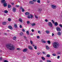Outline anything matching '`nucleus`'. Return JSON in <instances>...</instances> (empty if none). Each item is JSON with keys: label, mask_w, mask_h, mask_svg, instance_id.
I'll return each instance as SVG.
<instances>
[{"label": "nucleus", "mask_w": 62, "mask_h": 62, "mask_svg": "<svg viewBox=\"0 0 62 62\" xmlns=\"http://www.w3.org/2000/svg\"><path fill=\"white\" fill-rule=\"evenodd\" d=\"M47 2L48 3H50V1H47Z\"/></svg>", "instance_id": "nucleus-61"}, {"label": "nucleus", "mask_w": 62, "mask_h": 62, "mask_svg": "<svg viewBox=\"0 0 62 62\" xmlns=\"http://www.w3.org/2000/svg\"><path fill=\"white\" fill-rule=\"evenodd\" d=\"M30 16L31 17V19L33 18V16L31 14L30 15Z\"/></svg>", "instance_id": "nucleus-23"}, {"label": "nucleus", "mask_w": 62, "mask_h": 62, "mask_svg": "<svg viewBox=\"0 0 62 62\" xmlns=\"http://www.w3.org/2000/svg\"><path fill=\"white\" fill-rule=\"evenodd\" d=\"M17 50H20V49L19 48H17Z\"/></svg>", "instance_id": "nucleus-55"}, {"label": "nucleus", "mask_w": 62, "mask_h": 62, "mask_svg": "<svg viewBox=\"0 0 62 62\" xmlns=\"http://www.w3.org/2000/svg\"><path fill=\"white\" fill-rule=\"evenodd\" d=\"M16 38H17V37H16V36H14V37L13 38V39L14 40H16Z\"/></svg>", "instance_id": "nucleus-15"}, {"label": "nucleus", "mask_w": 62, "mask_h": 62, "mask_svg": "<svg viewBox=\"0 0 62 62\" xmlns=\"http://www.w3.org/2000/svg\"><path fill=\"white\" fill-rule=\"evenodd\" d=\"M13 11L14 12H15L16 11V8H13Z\"/></svg>", "instance_id": "nucleus-6"}, {"label": "nucleus", "mask_w": 62, "mask_h": 62, "mask_svg": "<svg viewBox=\"0 0 62 62\" xmlns=\"http://www.w3.org/2000/svg\"><path fill=\"white\" fill-rule=\"evenodd\" d=\"M14 4L13 3H12V5H14Z\"/></svg>", "instance_id": "nucleus-62"}, {"label": "nucleus", "mask_w": 62, "mask_h": 62, "mask_svg": "<svg viewBox=\"0 0 62 62\" xmlns=\"http://www.w3.org/2000/svg\"><path fill=\"white\" fill-rule=\"evenodd\" d=\"M19 21L20 22H21V23H22V19L20 18L19 19Z\"/></svg>", "instance_id": "nucleus-22"}, {"label": "nucleus", "mask_w": 62, "mask_h": 62, "mask_svg": "<svg viewBox=\"0 0 62 62\" xmlns=\"http://www.w3.org/2000/svg\"><path fill=\"white\" fill-rule=\"evenodd\" d=\"M19 8L20 9H22L23 8L22 7H21L20 8Z\"/></svg>", "instance_id": "nucleus-48"}, {"label": "nucleus", "mask_w": 62, "mask_h": 62, "mask_svg": "<svg viewBox=\"0 0 62 62\" xmlns=\"http://www.w3.org/2000/svg\"><path fill=\"white\" fill-rule=\"evenodd\" d=\"M37 54H38V55H39V54H39V53H37Z\"/></svg>", "instance_id": "nucleus-60"}, {"label": "nucleus", "mask_w": 62, "mask_h": 62, "mask_svg": "<svg viewBox=\"0 0 62 62\" xmlns=\"http://www.w3.org/2000/svg\"><path fill=\"white\" fill-rule=\"evenodd\" d=\"M53 56H56V54H53Z\"/></svg>", "instance_id": "nucleus-40"}, {"label": "nucleus", "mask_w": 62, "mask_h": 62, "mask_svg": "<svg viewBox=\"0 0 62 62\" xmlns=\"http://www.w3.org/2000/svg\"><path fill=\"white\" fill-rule=\"evenodd\" d=\"M48 25L50 27H52V26H53V24L52 23L50 22H48Z\"/></svg>", "instance_id": "nucleus-3"}, {"label": "nucleus", "mask_w": 62, "mask_h": 62, "mask_svg": "<svg viewBox=\"0 0 62 62\" xmlns=\"http://www.w3.org/2000/svg\"><path fill=\"white\" fill-rule=\"evenodd\" d=\"M47 57H50V55L49 54H48L46 55Z\"/></svg>", "instance_id": "nucleus-26"}, {"label": "nucleus", "mask_w": 62, "mask_h": 62, "mask_svg": "<svg viewBox=\"0 0 62 62\" xmlns=\"http://www.w3.org/2000/svg\"><path fill=\"white\" fill-rule=\"evenodd\" d=\"M42 61L40 60V62H42Z\"/></svg>", "instance_id": "nucleus-63"}, {"label": "nucleus", "mask_w": 62, "mask_h": 62, "mask_svg": "<svg viewBox=\"0 0 62 62\" xmlns=\"http://www.w3.org/2000/svg\"><path fill=\"white\" fill-rule=\"evenodd\" d=\"M22 12H24L25 11L24 10V8L22 9Z\"/></svg>", "instance_id": "nucleus-45"}, {"label": "nucleus", "mask_w": 62, "mask_h": 62, "mask_svg": "<svg viewBox=\"0 0 62 62\" xmlns=\"http://www.w3.org/2000/svg\"><path fill=\"white\" fill-rule=\"evenodd\" d=\"M6 47L10 50H14L15 48L14 46L11 44H6Z\"/></svg>", "instance_id": "nucleus-1"}, {"label": "nucleus", "mask_w": 62, "mask_h": 62, "mask_svg": "<svg viewBox=\"0 0 62 62\" xmlns=\"http://www.w3.org/2000/svg\"><path fill=\"white\" fill-rule=\"evenodd\" d=\"M56 29L58 32H60L61 31V29L60 28L57 27L56 28Z\"/></svg>", "instance_id": "nucleus-5"}, {"label": "nucleus", "mask_w": 62, "mask_h": 62, "mask_svg": "<svg viewBox=\"0 0 62 62\" xmlns=\"http://www.w3.org/2000/svg\"><path fill=\"white\" fill-rule=\"evenodd\" d=\"M6 23H6V22H4L2 23V24L3 25H5V24H6Z\"/></svg>", "instance_id": "nucleus-19"}, {"label": "nucleus", "mask_w": 62, "mask_h": 62, "mask_svg": "<svg viewBox=\"0 0 62 62\" xmlns=\"http://www.w3.org/2000/svg\"><path fill=\"white\" fill-rule=\"evenodd\" d=\"M20 28H22V26L21 25H20Z\"/></svg>", "instance_id": "nucleus-57"}, {"label": "nucleus", "mask_w": 62, "mask_h": 62, "mask_svg": "<svg viewBox=\"0 0 62 62\" xmlns=\"http://www.w3.org/2000/svg\"><path fill=\"white\" fill-rule=\"evenodd\" d=\"M54 34L53 33H52V37H54Z\"/></svg>", "instance_id": "nucleus-49"}, {"label": "nucleus", "mask_w": 62, "mask_h": 62, "mask_svg": "<svg viewBox=\"0 0 62 62\" xmlns=\"http://www.w3.org/2000/svg\"><path fill=\"white\" fill-rule=\"evenodd\" d=\"M19 5H16L15 6L16 7H19Z\"/></svg>", "instance_id": "nucleus-36"}, {"label": "nucleus", "mask_w": 62, "mask_h": 62, "mask_svg": "<svg viewBox=\"0 0 62 62\" xmlns=\"http://www.w3.org/2000/svg\"><path fill=\"white\" fill-rule=\"evenodd\" d=\"M8 20L9 22H10V21L11 20V19L10 18H8Z\"/></svg>", "instance_id": "nucleus-34"}, {"label": "nucleus", "mask_w": 62, "mask_h": 62, "mask_svg": "<svg viewBox=\"0 0 62 62\" xmlns=\"http://www.w3.org/2000/svg\"><path fill=\"white\" fill-rule=\"evenodd\" d=\"M35 17L36 18V19H38V16H35Z\"/></svg>", "instance_id": "nucleus-54"}, {"label": "nucleus", "mask_w": 62, "mask_h": 62, "mask_svg": "<svg viewBox=\"0 0 62 62\" xmlns=\"http://www.w3.org/2000/svg\"><path fill=\"white\" fill-rule=\"evenodd\" d=\"M41 11V8H39L38 9V11L39 12H40Z\"/></svg>", "instance_id": "nucleus-17"}, {"label": "nucleus", "mask_w": 62, "mask_h": 62, "mask_svg": "<svg viewBox=\"0 0 62 62\" xmlns=\"http://www.w3.org/2000/svg\"><path fill=\"white\" fill-rule=\"evenodd\" d=\"M41 41L43 43H45L46 42V41H43V40H42V39L41 40Z\"/></svg>", "instance_id": "nucleus-14"}, {"label": "nucleus", "mask_w": 62, "mask_h": 62, "mask_svg": "<svg viewBox=\"0 0 62 62\" xmlns=\"http://www.w3.org/2000/svg\"><path fill=\"white\" fill-rule=\"evenodd\" d=\"M2 59V58H0V60H1Z\"/></svg>", "instance_id": "nucleus-59"}, {"label": "nucleus", "mask_w": 62, "mask_h": 62, "mask_svg": "<svg viewBox=\"0 0 62 62\" xmlns=\"http://www.w3.org/2000/svg\"><path fill=\"white\" fill-rule=\"evenodd\" d=\"M42 53H43V54H45V52H42Z\"/></svg>", "instance_id": "nucleus-58"}, {"label": "nucleus", "mask_w": 62, "mask_h": 62, "mask_svg": "<svg viewBox=\"0 0 62 62\" xmlns=\"http://www.w3.org/2000/svg\"><path fill=\"white\" fill-rule=\"evenodd\" d=\"M3 5L4 7H6L7 6V3H4Z\"/></svg>", "instance_id": "nucleus-8"}, {"label": "nucleus", "mask_w": 62, "mask_h": 62, "mask_svg": "<svg viewBox=\"0 0 62 62\" xmlns=\"http://www.w3.org/2000/svg\"><path fill=\"white\" fill-rule=\"evenodd\" d=\"M52 44L54 48H56L58 46V43L57 42H54Z\"/></svg>", "instance_id": "nucleus-2"}, {"label": "nucleus", "mask_w": 62, "mask_h": 62, "mask_svg": "<svg viewBox=\"0 0 62 62\" xmlns=\"http://www.w3.org/2000/svg\"><path fill=\"white\" fill-rule=\"evenodd\" d=\"M5 1V0H2L1 1V2L2 3H4Z\"/></svg>", "instance_id": "nucleus-42"}, {"label": "nucleus", "mask_w": 62, "mask_h": 62, "mask_svg": "<svg viewBox=\"0 0 62 62\" xmlns=\"http://www.w3.org/2000/svg\"><path fill=\"white\" fill-rule=\"evenodd\" d=\"M47 42L49 44H50L51 43V42H50V40L48 41H47Z\"/></svg>", "instance_id": "nucleus-29"}, {"label": "nucleus", "mask_w": 62, "mask_h": 62, "mask_svg": "<svg viewBox=\"0 0 62 62\" xmlns=\"http://www.w3.org/2000/svg\"><path fill=\"white\" fill-rule=\"evenodd\" d=\"M30 43L31 44H33V41H32L31 40L30 41Z\"/></svg>", "instance_id": "nucleus-46"}, {"label": "nucleus", "mask_w": 62, "mask_h": 62, "mask_svg": "<svg viewBox=\"0 0 62 62\" xmlns=\"http://www.w3.org/2000/svg\"><path fill=\"white\" fill-rule=\"evenodd\" d=\"M27 48H25L23 49V52H26V51H27Z\"/></svg>", "instance_id": "nucleus-12"}, {"label": "nucleus", "mask_w": 62, "mask_h": 62, "mask_svg": "<svg viewBox=\"0 0 62 62\" xmlns=\"http://www.w3.org/2000/svg\"><path fill=\"white\" fill-rule=\"evenodd\" d=\"M4 12L5 13H8V11L7 10H5Z\"/></svg>", "instance_id": "nucleus-20"}, {"label": "nucleus", "mask_w": 62, "mask_h": 62, "mask_svg": "<svg viewBox=\"0 0 62 62\" xmlns=\"http://www.w3.org/2000/svg\"><path fill=\"white\" fill-rule=\"evenodd\" d=\"M34 48L35 50H36V49H37V47L36 46H35L34 47Z\"/></svg>", "instance_id": "nucleus-33"}, {"label": "nucleus", "mask_w": 62, "mask_h": 62, "mask_svg": "<svg viewBox=\"0 0 62 62\" xmlns=\"http://www.w3.org/2000/svg\"><path fill=\"white\" fill-rule=\"evenodd\" d=\"M22 31L23 32H25V30H24V29H23L22 30Z\"/></svg>", "instance_id": "nucleus-32"}, {"label": "nucleus", "mask_w": 62, "mask_h": 62, "mask_svg": "<svg viewBox=\"0 0 62 62\" xmlns=\"http://www.w3.org/2000/svg\"><path fill=\"white\" fill-rule=\"evenodd\" d=\"M34 2H36L37 1V0H33Z\"/></svg>", "instance_id": "nucleus-56"}, {"label": "nucleus", "mask_w": 62, "mask_h": 62, "mask_svg": "<svg viewBox=\"0 0 62 62\" xmlns=\"http://www.w3.org/2000/svg\"><path fill=\"white\" fill-rule=\"evenodd\" d=\"M35 25H36V24H35V23H33L31 25L32 26H34Z\"/></svg>", "instance_id": "nucleus-25"}, {"label": "nucleus", "mask_w": 62, "mask_h": 62, "mask_svg": "<svg viewBox=\"0 0 62 62\" xmlns=\"http://www.w3.org/2000/svg\"><path fill=\"white\" fill-rule=\"evenodd\" d=\"M27 24H29L30 23V22L29 21H27Z\"/></svg>", "instance_id": "nucleus-31"}, {"label": "nucleus", "mask_w": 62, "mask_h": 62, "mask_svg": "<svg viewBox=\"0 0 62 62\" xmlns=\"http://www.w3.org/2000/svg\"><path fill=\"white\" fill-rule=\"evenodd\" d=\"M32 46L33 47H34V46H35V45H33Z\"/></svg>", "instance_id": "nucleus-64"}, {"label": "nucleus", "mask_w": 62, "mask_h": 62, "mask_svg": "<svg viewBox=\"0 0 62 62\" xmlns=\"http://www.w3.org/2000/svg\"><path fill=\"white\" fill-rule=\"evenodd\" d=\"M8 28L9 29H11V30H12V29H13V28L12 26H9Z\"/></svg>", "instance_id": "nucleus-11"}, {"label": "nucleus", "mask_w": 62, "mask_h": 62, "mask_svg": "<svg viewBox=\"0 0 62 62\" xmlns=\"http://www.w3.org/2000/svg\"><path fill=\"white\" fill-rule=\"evenodd\" d=\"M51 7L53 9H55L56 8V6L55 5H52L51 6Z\"/></svg>", "instance_id": "nucleus-4"}, {"label": "nucleus", "mask_w": 62, "mask_h": 62, "mask_svg": "<svg viewBox=\"0 0 62 62\" xmlns=\"http://www.w3.org/2000/svg\"><path fill=\"white\" fill-rule=\"evenodd\" d=\"M38 33H39V34H41V32H40V31H38Z\"/></svg>", "instance_id": "nucleus-39"}, {"label": "nucleus", "mask_w": 62, "mask_h": 62, "mask_svg": "<svg viewBox=\"0 0 62 62\" xmlns=\"http://www.w3.org/2000/svg\"><path fill=\"white\" fill-rule=\"evenodd\" d=\"M37 2L38 3H40V0H37Z\"/></svg>", "instance_id": "nucleus-37"}, {"label": "nucleus", "mask_w": 62, "mask_h": 62, "mask_svg": "<svg viewBox=\"0 0 62 62\" xmlns=\"http://www.w3.org/2000/svg\"><path fill=\"white\" fill-rule=\"evenodd\" d=\"M59 26H60V27H61L62 28V25H61V24H59Z\"/></svg>", "instance_id": "nucleus-44"}, {"label": "nucleus", "mask_w": 62, "mask_h": 62, "mask_svg": "<svg viewBox=\"0 0 62 62\" xmlns=\"http://www.w3.org/2000/svg\"><path fill=\"white\" fill-rule=\"evenodd\" d=\"M14 26L16 28H17V25L16 24H14Z\"/></svg>", "instance_id": "nucleus-18"}, {"label": "nucleus", "mask_w": 62, "mask_h": 62, "mask_svg": "<svg viewBox=\"0 0 62 62\" xmlns=\"http://www.w3.org/2000/svg\"><path fill=\"white\" fill-rule=\"evenodd\" d=\"M11 7V5H10L9 4L8 5V8H10Z\"/></svg>", "instance_id": "nucleus-21"}, {"label": "nucleus", "mask_w": 62, "mask_h": 62, "mask_svg": "<svg viewBox=\"0 0 62 62\" xmlns=\"http://www.w3.org/2000/svg\"><path fill=\"white\" fill-rule=\"evenodd\" d=\"M57 35L59 36H60L61 35V33L60 32H57Z\"/></svg>", "instance_id": "nucleus-9"}, {"label": "nucleus", "mask_w": 62, "mask_h": 62, "mask_svg": "<svg viewBox=\"0 0 62 62\" xmlns=\"http://www.w3.org/2000/svg\"><path fill=\"white\" fill-rule=\"evenodd\" d=\"M47 62H51V61L49 60H48L47 61Z\"/></svg>", "instance_id": "nucleus-51"}, {"label": "nucleus", "mask_w": 62, "mask_h": 62, "mask_svg": "<svg viewBox=\"0 0 62 62\" xmlns=\"http://www.w3.org/2000/svg\"><path fill=\"white\" fill-rule=\"evenodd\" d=\"M42 58L43 60H45V58H44V57H42Z\"/></svg>", "instance_id": "nucleus-50"}, {"label": "nucleus", "mask_w": 62, "mask_h": 62, "mask_svg": "<svg viewBox=\"0 0 62 62\" xmlns=\"http://www.w3.org/2000/svg\"><path fill=\"white\" fill-rule=\"evenodd\" d=\"M20 34L21 36H22L23 35V32H21L20 33Z\"/></svg>", "instance_id": "nucleus-30"}, {"label": "nucleus", "mask_w": 62, "mask_h": 62, "mask_svg": "<svg viewBox=\"0 0 62 62\" xmlns=\"http://www.w3.org/2000/svg\"><path fill=\"white\" fill-rule=\"evenodd\" d=\"M31 31H32V32H34V30H33V29H32L31 30Z\"/></svg>", "instance_id": "nucleus-53"}, {"label": "nucleus", "mask_w": 62, "mask_h": 62, "mask_svg": "<svg viewBox=\"0 0 62 62\" xmlns=\"http://www.w3.org/2000/svg\"><path fill=\"white\" fill-rule=\"evenodd\" d=\"M40 37L39 36H37V39H39Z\"/></svg>", "instance_id": "nucleus-47"}, {"label": "nucleus", "mask_w": 62, "mask_h": 62, "mask_svg": "<svg viewBox=\"0 0 62 62\" xmlns=\"http://www.w3.org/2000/svg\"><path fill=\"white\" fill-rule=\"evenodd\" d=\"M29 3L30 4H34V2L32 1H30Z\"/></svg>", "instance_id": "nucleus-10"}, {"label": "nucleus", "mask_w": 62, "mask_h": 62, "mask_svg": "<svg viewBox=\"0 0 62 62\" xmlns=\"http://www.w3.org/2000/svg\"><path fill=\"white\" fill-rule=\"evenodd\" d=\"M60 58V56L58 55L57 56V59H59Z\"/></svg>", "instance_id": "nucleus-38"}, {"label": "nucleus", "mask_w": 62, "mask_h": 62, "mask_svg": "<svg viewBox=\"0 0 62 62\" xmlns=\"http://www.w3.org/2000/svg\"><path fill=\"white\" fill-rule=\"evenodd\" d=\"M46 33L47 34H49V33H50V32L48 31H46Z\"/></svg>", "instance_id": "nucleus-28"}, {"label": "nucleus", "mask_w": 62, "mask_h": 62, "mask_svg": "<svg viewBox=\"0 0 62 62\" xmlns=\"http://www.w3.org/2000/svg\"><path fill=\"white\" fill-rule=\"evenodd\" d=\"M45 21L46 22H48V20L47 19H46L45 20Z\"/></svg>", "instance_id": "nucleus-35"}, {"label": "nucleus", "mask_w": 62, "mask_h": 62, "mask_svg": "<svg viewBox=\"0 0 62 62\" xmlns=\"http://www.w3.org/2000/svg\"><path fill=\"white\" fill-rule=\"evenodd\" d=\"M26 33L27 35H29V31H26Z\"/></svg>", "instance_id": "nucleus-27"}, {"label": "nucleus", "mask_w": 62, "mask_h": 62, "mask_svg": "<svg viewBox=\"0 0 62 62\" xmlns=\"http://www.w3.org/2000/svg\"><path fill=\"white\" fill-rule=\"evenodd\" d=\"M28 18L29 19H30L31 18V16H28Z\"/></svg>", "instance_id": "nucleus-43"}, {"label": "nucleus", "mask_w": 62, "mask_h": 62, "mask_svg": "<svg viewBox=\"0 0 62 62\" xmlns=\"http://www.w3.org/2000/svg\"><path fill=\"white\" fill-rule=\"evenodd\" d=\"M46 49L47 50H49V49H50V47H49V46H46Z\"/></svg>", "instance_id": "nucleus-16"}, {"label": "nucleus", "mask_w": 62, "mask_h": 62, "mask_svg": "<svg viewBox=\"0 0 62 62\" xmlns=\"http://www.w3.org/2000/svg\"><path fill=\"white\" fill-rule=\"evenodd\" d=\"M54 24L55 25V26H57L58 25V24L57 23V22H55L54 23Z\"/></svg>", "instance_id": "nucleus-24"}, {"label": "nucleus", "mask_w": 62, "mask_h": 62, "mask_svg": "<svg viewBox=\"0 0 62 62\" xmlns=\"http://www.w3.org/2000/svg\"><path fill=\"white\" fill-rule=\"evenodd\" d=\"M29 49L30 50H33V48L31 46H28Z\"/></svg>", "instance_id": "nucleus-7"}, {"label": "nucleus", "mask_w": 62, "mask_h": 62, "mask_svg": "<svg viewBox=\"0 0 62 62\" xmlns=\"http://www.w3.org/2000/svg\"><path fill=\"white\" fill-rule=\"evenodd\" d=\"M57 54H60L61 53L60 52H58L57 53Z\"/></svg>", "instance_id": "nucleus-52"}, {"label": "nucleus", "mask_w": 62, "mask_h": 62, "mask_svg": "<svg viewBox=\"0 0 62 62\" xmlns=\"http://www.w3.org/2000/svg\"><path fill=\"white\" fill-rule=\"evenodd\" d=\"M51 21H52V23H54V20H52Z\"/></svg>", "instance_id": "nucleus-41"}, {"label": "nucleus", "mask_w": 62, "mask_h": 62, "mask_svg": "<svg viewBox=\"0 0 62 62\" xmlns=\"http://www.w3.org/2000/svg\"><path fill=\"white\" fill-rule=\"evenodd\" d=\"M30 14V13L28 12H26L25 13V15H29Z\"/></svg>", "instance_id": "nucleus-13"}]
</instances>
